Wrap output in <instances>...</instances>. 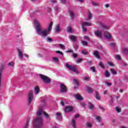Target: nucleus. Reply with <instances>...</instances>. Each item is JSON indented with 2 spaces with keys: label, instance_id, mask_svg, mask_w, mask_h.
Returning a JSON list of instances; mask_svg holds the SVG:
<instances>
[{
  "label": "nucleus",
  "instance_id": "nucleus-1",
  "mask_svg": "<svg viewBox=\"0 0 128 128\" xmlns=\"http://www.w3.org/2000/svg\"><path fill=\"white\" fill-rule=\"evenodd\" d=\"M46 101L44 100H42L41 102V106L37 112V116H38V117L35 119V120L34 122V128H44V120L42 119V117L40 116L42 114L46 118H50V115L42 110L44 106H46Z\"/></svg>",
  "mask_w": 128,
  "mask_h": 128
},
{
  "label": "nucleus",
  "instance_id": "nucleus-2",
  "mask_svg": "<svg viewBox=\"0 0 128 128\" xmlns=\"http://www.w3.org/2000/svg\"><path fill=\"white\" fill-rule=\"evenodd\" d=\"M34 24H36V28L38 34H39V36H43V38H46V36H47L48 34V32H50V30H52V24H54L52 22H50L48 28L42 31L40 24V22L36 20L34 21Z\"/></svg>",
  "mask_w": 128,
  "mask_h": 128
},
{
  "label": "nucleus",
  "instance_id": "nucleus-3",
  "mask_svg": "<svg viewBox=\"0 0 128 128\" xmlns=\"http://www.w3.org/2000/svg\"><path fill=\"white\" fill-rule=\"evenodd\" d=\"M66 66L67 68H68L70 70H71L72 72H75L76 74H80V72L78 70V69H76V66H71L68 64V63H66Z\"/></svg>",
  "mask_w": 128,
  "mask_h": 128
},
{
  "label": "nucleus",
  "instance_id": "nucleus-4",
  "mask_svg": "<svg viewBox=\"0 0 128 128\" xmlns=\"http://www.w3.org/2000/svg\"><path fill=\"white\" fill-rule=\"evenodd\" d=\"M40 78H41L42 80L44 82V84H50L52 80L50 78V77L44 76V74H40Z\"/></svg>",
  "mask_w": 128,
  "mask_h": 128
},
{
  "label": "nucleus",
  "instance_id": "nucleus-5",
  "mask_svg": "<svg viewBox=\"0 0 128 128\" xmlns=\"http://www.w3.org/2000/svg\"><path fill=\"white\" fill-rule=\"evenodd\" d=\"M92 23L88 22H83L82 23V30L86 32H88V29L86 28V26H92Z\"/></svg>",
  "mask_w": 128,
  "mask_h": 128
},
{
  "label": "nucleus",
  "instance_id": "nucleus-6",
  "mask_svg": "<svg viewBox=\"0 0 128 128\" xmlns=\"http://www.w3.org/2000/svg\"><path fill=\"white\" fill-rule=\"evenodd\" d=\"M32 100H34V91L31 90L28 94V106H30Z\"/></svg>",
  "mask_w": 128,
  "mask_h": 128
},
{
  "label": "nucleus",
  "instance_id": "nucleus-7",
  "mask_svg": "<svg viewBox=\"0 0 128 128\" xmlns=\"http://www.w3.org/2000/svg\"><path fill=\"white\" fill-rule=\"evenodd\" d=\"M60 92L64 94V92H68V88L66 85L64 84L63 83L60 84Z\"/></svg>",
  "mask_w": 128,
  "mask_h": 128
},
{
  "label": "nucleus",
  "instance_id": "nucleus-8",
  "mask_svg": "<svg viewBox=\"0 0 128 128\" xmlns=\"http://www.w3.org/2000/svg\"><path fill=\"white\" fill-rule=\"evenodd\" d=\"M64 110L65 112L66 113L70 112H72V110H74V107L72 106H68L64 108Z\"/></svg>",
  "mask_w": 128,
  "mask_h": 128
},
{
  "label": "nucleus",
  "instance_id": "nucleus-9",
  "mask_svg": "<svg viewBox=\"0 0 128 128\" xmlns=\"http://www.w3.org/2000/svg\"><path fill=\"white\" fill-rule=\"evenodd\" d=\"M94 34L98 38H102V33L100 30H98L94 32Z\"/></svg>",
  "mask_w": 128,
  "mask_h": 128
},
{
  "label": "nucleus",
  "instance_id": "nucleus-10",
  "mask_svg": "<svg viewBox=\"0 0 128 128\" xmlns=\"http://www.w3.org/2000/svg\"><path fill=\"white\" fill-rule=\"evenodd\" d=\"M104 36L107 40H111L112 39V34H110L108 32H104Z\"/></svg>",
  "mask_w": 128,
  "mask_h": 128
},
{
  "label": "nucleus",
  "instance_id": "nucleus-11",
  "mask_svg": "<svg viewBox=\"0 0 128 128\" xmlns=\"http://www.w3.org/2000/svg\"><path fill=\"white\" fill-rule=\"evenodd\" d=\"M92 54L95 56V58H98L99 60L100 58V54H98V51H94Z\"/></svg>",
  "mask_w": 128,
  "mask_h": 128
},
{
  "label": "nucleus",
  "instance_id": "nucleus-12",
  "mask_svg": "<svg viewBox=\"0 0 128 128\" xmlns=\"http://www.w3.org/2000/svg\"><path fill=\"white\" fill-rule=\"evenodd\" d=\"M95 94L96 100H102V98L100 97V94H98V91H96Z\"/></svg>",
  "mask_w": 128,
  "mask_h": 128
},
{
  "label": "nucleus",
  "instance_id": "nucleus-13",
  "mask_svg": "<svg viewBox=\"0 0 128 128\" xmlns=\"http://www.w3.org/2000/svg\"><path fill=\"white\" fill-rule=\"evenodd\" d=\"M74 97L76 98L78 100H84V98L80 96V94H78L76 95H74Z\"/></svg>",
  "mask_w": 128,
  "mask_h": 128
},
{
  "label": "nucleus",
  "instance_id": "nucleus-14",
  "mask_svg": "<svg viewBox=\"0 0 128 128\" xmlns=\"http://www.w3.org/2000/svg\"><path fill=\"white\" fill-rule=\"evenodd\" d=\"M18 56L20 58H24V55L22 54V50L20 49H18Z\"/></svg>",
  "mask_w": 128,
  "mask_h": 128
},
{
  "label": "nucleus",
  "instance_id": "nucleus-15",
  "mask_svg": "<svg viewBox=\"0 0 128 128\" xmlns=\"http://www.w3.org/2000/svg\"><path fill=\"white\" fill-rule=\"evenodd\" d=\"M70 38L72 40V42H76L77 40L76 36L74 35L70 36Z\"/></svg>",
  "mask_w": 128,
  "mask_h": 128
},
{
  "label": "nucleus",
  "instance_id": "nucleus-16",
  "mask_svg": "<svg viewBox=\"0 0 128 128\" xmlns=\"http://www.w3.org/2000/svg\"><path fill=\"white\" fill-rule=\"evenodd\" d=\"M60 25L58 24L57 25L56 27L55 28L54 32L56 33H57V32H60Z\"/></svg>",
  "mask_w": 128,
  "mask_h": 128
},
{
  "label": "nucleus",
  "instance_id": "nucleus-17",
  "mask_svg": "<svg viewBox=\"0 0 128 128\" xmlns=\"http://www.w3.org/2000/svg\"><path fill=\"white\" fill-rule=\"evenodd\" d=\"M104 74L106 78H110V72L108 70L105 71Z\"/></svg>",
  "mask_w": 128,
  "mask_h": 128
},
{
  "label": "nucleus",
  "instance_id": "nucleus-18",
  "mask_svg": "<svg viewBox=\"0 0 128 128\" xmlns=\"http://www.w3.org/2000/svg\"><path fill=\"white\" fill-rule=\"evenodd\" d=\"M69 14L72 20L74 18V14L72 11H69Z\"/></svg>",
  "mask_w": 128,
  "mask_h": 128
},
{
  "label": "nucleus",
  "instance_id": "nucleus-19",
  "mask_svg": "<svg viewBox=\"0 0 128 128\" xmlns=\"http://www.w3.org/2000/svg\"><path fill=\"white\" fill-rule=\"evenodd\" d=\"M88 106H89L88 108L90 110H94V106L92 104V102H88Z\"/></svg>",
  "mask_w": 128,
  "mask_h": 128
},
{
  "label": "nucleus",
  "instance_id": "nucleus-20",
  "mask_svg": "<svg viewBox=\"0 0 128 128\" xmlns=\"http://www.w3.org/2000/svg\"><path fill=\"white\" fill-rule=\"evenodd\" d=\"M87 91L88 92H89V94H92V92H94V90L92 88L90 87H87Z\"/></svg>",
  "mask_w": 128,
  "mask_h": 128
},
{
  "label": "nucleus",
  "instance_id": "nucleus-21",
  "mask_svg": "<svg viewBox=\"0 0 128 128\" xmlns=\"http://www.w3.org/2000/svg\"><path fill=\"white\" fill-rule=\"evenodd\" d=\"M34 90H35V94H38V92H40V88H38V86H36L34 88Z\"/></svg>",
  "mask_w": 128,
  "mask_h": 128
},
{
  "label": "nucleus",
  "instance_id": "nucleus-22",
  "mask_svg": "<svg viewBox=\"0 0 128 128\" xmlns=\"http://www.w3.org/2000/svg\"><path fill=\"white\" fill-rule=\"evenodd\" d=\"M82 54H84V56H88V52L86 50H82Z\"/></svg>",
  "mask_w": 128,
  "mask_h": 128
},
{
  "label": "nucleus",
  "instance_id": "nucleus-23",
  "mask_svg": "<svg viewBox=\"0 0 128 128\" xmlns=\"http://www.w3.org/2000/svg\"><path fill=\"white\" fill-rule=\"evenodd\" d=\"M57 116V120H62V114L60 113H56Z\"/></svg>",
  "mask_w": 128,
  "mask_h": 128
},
{
  "label": "nucleus",
  "instance_id": "nucleus-24",
  "mask_svg": "<svg viewBox=\"0 0 128 128\" xmlns=\"http://www.w3.org/2000/svg\"><path fill=\"white\" fill-rule=\"evenodd\" d=\"M99 66H100V68H106V66H104V63L102 62H99Z\"/></svg>",
  "mask_w": 128,
  "mask_h": 128
},
{
  "label": "nucleus",
  "instance_id": "nucleus-25",
  "mask_svg": "<svg viewBox=\"0 0 128 128\" xmlns=\"http://www.w3.org/2000/svg\"><path fill=\"white\" fill-rule=\"evenodd\" d=\"M110 46L112 48H116V42H111Z\"/></svg>",
  "mask_w": 128,
  "mask_h": 128
},
{
  "label": "nucleus",
  "instance_id": "nucleus-26",
  "mask_svg": "<svg viewBox=\"0 0 128 128\" xmlns=\"http://www.w3.org/2000/svg\"><path fill=\"white\" fill-rule=\"evenodd\" d=\"M122 52L124 54H128V49L126 48H124L122 49Z\"/></svg>",
  "mask_w": 128,
  "mask_h": 128
},
{
  "label": "nucleus",
  "instance_id": "nucleus-27",
  "mask_svg": "<svg viewBox=\"0 0 128 128\" xmlns=\"http://www.w3.org/2000/svg\"><path fill=\"white\" fill-rule=\"evenodd\" d=\"M72 126L73 128H76V119H72L71 123Z\"/></svg>",
  "mask_w": 128,
  "mask_h": 128
},
{
  "label": "nucleus",
  "instance_id": "nucleus-28",
  "mask_svg": "<svg viewBox=\"0 0 128 128\" xmlns=\"http://www.w3.org/2000/svg\"><path fill=\"white\" fill-rule=\"evenodd\" d=\"M59 46L62 50H66V46L62 44H59Z\"/></svg>",
  "mask_w": 128,
  "mask_h": 128
},
{
  "label": "nucleus",
  "instance_id": "nucleus-29",
  "mask_svg": "<svg viewBox=\"0 0 128 128\" xmlns=\"http://www.w3.org/2000/svg\"><path fill=\"white\" fill-rule=\"evenodd\" d=\"M90 70L93 72H96V70L95 66H92L90 68Z\"/></svg>",
  "mask_w": 128,
  "mask_h": 128
},
{
  "label": "nucleus",
  "instance_id": "nucleus-30",
  "mask_svg": "<svg viewBox=\"0 0 128 128\" xmlns=\"http://www.w3.org/2000/svg\"><path fill=\"white\" fill-rule=\"evenodd\" d=\"M82 44H83V46H88V44L86 41L83 40L82 41Z\"/></svg>",
  "mask_w": 128,
  "mask_h": 128
},
{
  "label": "nucleus",
  "instance_id": "nucleus-31",
  "mask_svg": "<svg viewBox=\"0 0 128 128\" xmlns=\"http://www.w3.org/2000/svg\"><path fill=\"white\" fill-rule=\"evenodd\" d=\"M74 82L76 86H80V82L78 81L76 79H74Z\"/></svg>",
  "mask_w": 128,
  "mask_h": 128
},
{
  "label": "nucleus",
  "instance_id": "nucleus-32",
  "mask_svg": "<svg viewBox=\"0 0 128 128\" xmlns=\"http://www.w3.org/2000/svg\"><path fill=\"white\" fill-rule=\"evenodd\" d=\"M8 66H14V62H9L8 64Z\"/></svg>",
  "mask_w": 128,
  "mask_h": 128
},
{
  "label": "nucleus",
  "instance_id": "nucleus-33",
  "mask_svg": "<svg viewBox=\"0 0 128 128\" xmlns=\"http://www.w3.org/2000/svg\"><path fill=\"white\" fill-rule=\"evenodd\" d=\"M78 54L76 53L73 52L72 54V56L74 58H78Z\"/></svg>",
  "mask_w": 128,
  "mask_h": 128
},
{
  "label": "nucleus",
  "instance_id": "nucleus-34",
  "mask_svg": "<svg viewBox=\"0 0 128 128\" xmlns=\"http://www.w3.org/2000/svg\"><path fill=\"white\" fill-rule=\"evenodd\" d=\"M110 72L112 74H116V71L114 69H111Z\"/></svg>",
  "mask_w": 128,
  "mask_h": 128
},
{
  "label": "nucleus",
  "instance_id": "nucleus-35",
  "mask_svg": "<svg viewBox=\"0 0 128 128\" xmlns=\"http://www.w3.org/2000/svg\"><path fill=\"white\" fill-rule=\"evenodd\" d=\"M46 40L48 42H52V39L50 37H48L46 38Z\"/></svg>",
  "mask_w": 128,
  "mask_h": 128
},
{
  "label": "nucleus",
  "instance_id": "nucleus-36",
  "mask_svg": "<svg viewBox=\"0 0 128 128\" xmlns=\"http://www.w3.org/2000/svg\"><path fill=\"white\" fill-rule=\"evenodd\" d=\"M116 112H122V108L118 106L116 107Z\"/></svg>",
  "mask_w": 128,
  "mask_h": 128
},
{
  "label": "nucleus",
  "instance_id": "nucleus-37",
  "mask_svg": "<svg viewBox=\"0 0 128 128\" xmlns=\"http://www.w3.org/2000/svg\"><path fill=\"white\" fill-rule=\"evenodd\" d=\"M96 119L99 122H102V118H100V116H96Z\"/></svg>",
  "mask_w": 128,
  "mask_h": 128
},
{
  "label": "nucleus",
  "instance_id": "nucleus-38",
  "mask_svg": "<svg viewBox=\"0 0 128 128\" xmlns=\"http://www.w3.org/2000/svg\"><path fill=\"white\" fill-rule=\"evenodd\" d=\"M100 26L102 28H104V29L108 28V27L102 24H100Z\"/></svg>",
  "mask_w": 128,
  "mask_h": 128
},
{
  "label": "nucleus",
  "instance_id": "nucleus-39",
  "mask_svg": "<svg viewBox=\"0 0 128 128\" xmlns=\"http://www.w3.org/2000/svg\"><path fill=\"white\" fill-rule=\"evenodd\" d=\"M30 122V120H28L26 122V124L24 127V128H28V122Z\"/></svg>",
  "mask_w": 128,
  "mask_h": 128
},
{
  "label": "nucleus",
  "instance_id": "nucleus-40",
  "mask_svg": "<svg viewBox=\"0 0 128 128\" xmlns=\"http://www.w3.org/2000/svg\"><path fill=\"white\" fill-rule=\"evenodd\" d=\"M92 6H100V4L98 2H92Z\"/></svg>",
  "mask_w": 128,
  "mask_h": 128
},
{
  "label": "nucleus",
  "instance_id": "nucleus-41",
  "mask_svg": "<svg viewBox=\"0 0 128 128\" xmlns=\"http://www.w3.org/2000/svg\"><path fill=\"white\" fill-rule=\"evenodd\" d=\"M56 54H61L62 56H64V53H62V52L60 50H58V51H56Z\"/></svg>",
  "mask_w": 128,
  "mask_h": 128
},
{
  "label": "nucleus",
  "instance_id": "nucleus-42",
  "mask_svg": "<svg viewBox=\"0 0 128 128\" xmlns=\"http://www.w3.org/2000/svg\"><path fill=\"white\" fill-rule=\"evenodd\" d=\"M104 82H105L106 86H112V83H110L106 81H105Z\"/></svg>",
  "mask_w": 128,
  "mask_h": 128
},
{
  "label": "nucleus",
  "instance_id": "nucleus-43",
  "mask_svg": "<svg viewBox=\"0 0 128 128\" xmlns=\"http://www.w3.org/2000/svg\"><path fill=\"white\" fill-rule=\"evenodd\" d=\"M53 60L55 62H58V58H53Z\"/></svg>",
  "mask_w": 128,
  "mask_h": 128
},
{
  "label": "nucleus",
  "instance_id": "nucleus-44",
  "mask_svg": "<svg viewBox=\"0 0 128 128\" xmlns=\"http://www.w3.org/2000/svg\"><path fill=\"white\" fill-rule=\"evenodd\" d=\"M115 57L116 58H117V60H122V57H120V56L119 54L116 55Z\"/></svg>",
  "mask_w": 128,
  "mask_h": 128
},
{
  "label": "nucleus",
  "instance_id": "nucleus-45",
  "mask_svg": "<svg viewBox=\"0 0 128 128\" xmlns=\"http://www.w3.org/2000/svg\"><path fill=\"white\" fill-rule=\"evenodd\" d=\"M67 31L68 32H72V30L70 27H68L67 29Z\"/></svg>",
  "mask_w": 128,
  "mask_h": 128
},
{
  "label": "nucleus",
  "instance_id": "nucleus-46",
  "mask_svg": "<svg viewBox=\"0 0 128 128\" xmlns=\"http://www.w3.org/2000/svg\"><path fill=\"white\" fill-rule=\"evenodd\" d=\"M84 40H90V37L88 36H84Z\"/></svg>",
  "mask_w": 128,
  "mask_h": 128
},
{
  "label": "nucleus",
  "instance_id": "nucleus-47",
  "mask_svg": "<svg viewBox=\"0 0 128 128\" xmlns=\"http://www.w3.org/2000/svg\"><path fill=\"white\" fill-rule=\"evenodd\" d=\"M92 16V14H90V12H89L88 15V20H91Z\"/></svg>",
  "mask_w": 128,
  "mask_h": 128
},
{
  "label": "nucleus",
  "instance_id": "nucleus-48",
  "mask_svg": "<svg viewBox=\"0 0 128 128\" xmlns=\"http://www.w3.org/2000/svg\"><path fill=\"white\" fill-rule=\"evenodd\" d=\"M108 64L110 65V66H114V64H112V62H108Z\"/></svg>",
  "mask_w": 128,
  "mask_h": 128
},
{
  "label": "nucleus",
  "instance_id": "nucleus-49",
  "mask_svg": "<svg viewBox=\"0 0 128 128\" xmlns=\"http://www.w3.org/2000/svg\"><path fill=\"white\" fill-rule=\"evenodd\" d=\"M86 126H87L88 128H92V124H90V123H88L86 124Z\"/></svg>",
  "mask_w": 128,
  "mask_h": 128
},
{
  "label": "nucleus",
  "instance_id": "nucleus-50",
  "mask_svg": "<svg viewBox=\"0 0 128 128\" xmlns=\"http://www.w3.org/2000/svg\"><path fill=\"white\" fill-rule=\"evenodd\" d=\"M74 48L76 50H78V44H76L75 46H74Z\"/></svg>",
  "mask_w": 128,
  "mask_h": 128
},
{
  "label": "nucleus",
  "instance_id": "nucleus-51",
  "mask_svg": "<svg viewBox=\"0 0 128 128\" xmlns=\"http://www.w3.org/2000/svg\"><path fill=\"white\" fill-rule=\"evenodd\" d=\"M82 62V60L81 58H78L76 60V62H78V64L80 62Z\"/></svg>",
  "mask_w": 128,
  "mask_h": 128
},
{
  "label": "nucleus",
  "instance_id": "nucleus-52",
  "mask_svg": "<svg viewBox=\"0 0 128 128\" xmlns=\"http://www.w3.org/2000/svg\"><path fill=\"white\" fill-rule=\"evenodd\" d=\"M55 12H58V6H56L54 7Z\"/></svg>",
  "mask_w": 128,
  "mask_h": 128
},
{
  "label": "nucleus",
  "instance_id": "nucleus-53",
  "mask_svg": "<svg viewBox=\"0 0 128 128\" xmlns=\"http://www.w3.org/2000/svg\"><path fill=\"white\" fill-rule=\"evenodd\" d=\"M61 4H64L66 0H60Z\"/></svg>",
  "mask_w": 128,
  "mask_h": 128
},
{
  "label": "nucleus",
  "instance_id": "nucleus-54",
  "mask_svg": "<svg viewBox=\"0 0 128 128\" xmlns=\"http://www.w3.org/2000/svg\"><path fill=\"white\" fill-rule=\"evenodd\" d=\"M99 108L100 110H104V108L102 106H99Z\"/></svg>",
  "mask_w": 128,
  "mask_h": 128
},
{
  "label": "nucleus",
  "instance_id": "nucleus-55",
  "mask_svg": "<svg viewBox=\"0 0 128 128\" xmlns=\"http://www.w3.org/2000/svg\"><path fill=\"white\" fill-rule=\"evenodd\" d=\"M81 106H82V108H84V106H86V103L81 104Z\"/></svg>",
  "mask_w": 128,
  "mask_h": 128
},
{
  "label": "nucleus",
  "instance_id": "nucleus-56",
  "mask_svg": "<svg viewBox=\"0 0 128 128\" xmlns=\"http://www.w3.org/2000/svg\"><path fill=\"white\" fill-rule=\"evenodd\" d=\"M66 52H74V51L72 50L66 51Z\"/></svg>",
  "mask_w": 128,
  "mask_h": 128
},
{
  "label": "nucleus",
  "instance_id": "nucleus-57",
  "mask_svg": "<svg viewBox=\"0 0 128 128\" xmlns=\"http://www.w3.org/2000/svg\"><path fill=\"white\" fill-rule=\"evenodd\" d=\"M90 78L88 77H84V80H89Z\"/></svg>",
  "mask_w": 128,
  "mask_h": 128
},
{
  "label": "nucleus",
  "instance_id": "nucleus-58",
  "mask_svg": "<svg viewBox=\"0 0 128 128\" xmlns=\"http://www.w3.org/2000/svg\"><path fill=\"white\" fill-rule=\"evenodd\" d=\"M60 104L62 106H64V101L62 100Z\"/></svg>",
  "mask_w": 128,
  "mask_h": 128
},
{
  "label": "nucleus",
  "instance_id": "nucleus-59",
  "mask_svg": "<svg viewBox=\"0 0 128 128\" xmlns=\"http://www.w3.org/2000/svg\"><path fill=\"white\" fill-rule=\"evenodd\" d=\"M75 118H80V115L78 114H76L75 115Z\"/></svg>",
  "mask_w": 128,
  "mask_h": 128
},
{
  "label": "nucleus",
  "instance_id": "nucleus-60",
  "mask_svg": "<svg viewBox=\"0 0 128 128\" xmlns=\"http://www.w3.org/2000/svg\"><path fill=\"white\" fill-rule=\"evenodd\" d=\"M77 2H84V0H76Z\"/></svg>",
  "mask_w": 128,
  "mask_h": 128
},
{
  "label": "nucleus",
  "instance_id": "nucleus-61",
  "mask_svg": "<svg viewBox=\"0 0 128 128\" xmlns=\"http://www.w3.org/2000/svg\"><path fill=\"white\" fill-rule=\"evenodd\" d=\"M52 2L53 4H54V3L56 2V0H53L52 1Z\"/></svg>",
  "mask_w": 128,
  "mask_h": 128
},
{
  "label": "nucleus",
  "instance_id": "nucleus-62",
  "mask_svg": "<svg viewBox=\"0 0 128 128\" xmlns=\"http://www.w3.org/2000/svg\"><path fill=\"white\" fill-rule=\"evenodd\" d=\"M114 92H116V90H118V88H114Z\"/></svg>",
  "mask_w": 128,
  "mask_h": 128
},
{
  "label": "nucleus",
  "instance_id": "nucleus-63",
  "mask_svg": "<svg viewBox=\"0 0 128 128\" xmlns=\"http://www.w3.org/2000/svg\"><path fill=\"white\" fill-rule=\"evenodd\" d=\"M104 94H108V90H105L104 92Z\"/></svg>",
  "mask_w": 128,
  "mask_h": 128
},
{
  "label": "nucleus",
  "instance_id": "nucleus-64",
  "mask_svg": "<svg viewBox=\"0 0 128 128\" xmlns=\"http://www.w3.org/2000/svg\"><path fill=\"white\" fill-rule=\"evenodd\" d=\"M105 6H106V8H108V6H110V5H108V4H106V5Z\"/></svg>",
  "mask_w": 128,
  "mask_h": 128
}]
</instances>
